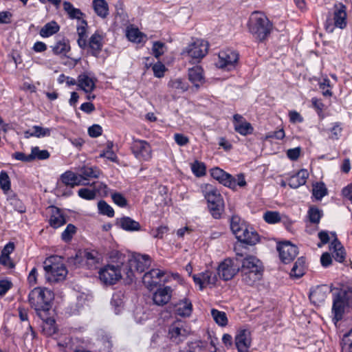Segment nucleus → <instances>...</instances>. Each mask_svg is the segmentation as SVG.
Returning <instances> with one entry per match:
<instances>
[{"mask_svg":"<svg viewBox=\"0 0 352 352\" xmlns=\"http://www.w3.org/2000/svg\"><path fill=\"white\" fill-rule=\"evenodd\" d=\"M111 263L98 270V278L102 284L109 286L113 285L125 275V256L117 250L111 252Z\"/></svg>","mask_w":352,"mask_h":352,"instance_id":"1","label":"nucleus"},{"mask_svg":"<svg viewBox=\"0 0 352 352\" xmlns=\"http://www.w3.org/2000/svg\"><path fill=\"white\" fill-rule=\"evenodd\" d=\"M247 27L248 32L256 41L262 43L270 35L273 29V23L264 13L255 11L250 16Z\"/></svg>","mask_w":352,"mask_h":352,"instance_id":"2","label":"nucleus"},{"mask_svg":"<svg viewBox=\"0 0 352 352\" xmlns=\"http://www.w3.org/2000/svg\"><path fill=\"white\" fill-rule=\"evenodd\" d=\"M241 272L242 281L248 285H253L263 276V267L261 261L254 256H247L242 261Z\"/></svg>","mask_w":352,"mask_h":352,"instance_id":"3","label":"nucleus"},{"mask_svg":"<svg viewBox=\"0 0 352 352\" xmlns=\"http://www.w3.org/2000/svg\"><path fill=\"white\" fill-rule=\"evenodd\" d=\"M54 299L53 292L45 287H35L29 294L28 300L32 308L38 315L48 311L52 307Z\"/></svg>","mask_w":352,"mask_h":352,"instance_id":"4","label":"nucleus"},{"mask_svg":"<svg viewBox=\"0 0 352 352\" xmlns=\"http://www.w3.org/2000/svg\"><path fill=\"white\" fill-rule=\"evenodd\" d=\"M46 279L51 283L63 281L65 279L68 271L61 257L52 256L44 262Z\"/></svg>","mask_w":352,"mask_h":352,"instance_id":"5","label":"nucleus"},{"mask_svg":"<svg viewBox=\"0 0 352 352\" xmlns=\"http://www.w3.org/2000/svg\"><path fill=\"white\" fill-rule=\"evenodd\" d=\"M201 190L212 217L215 219L220 218L223 208V200L219 190L208 184L201 186Z\"/></svg>","mask_w":352,"mask_h":352,"instance_id":"6","label":"nucleus"},{"mask_svg":"<svg viewBox=\"0 0 352 352\" xmlns=\"http://www.w3.org/2000/svg\"><path fill=\"white\" fill-rule=\"evenodd\" d=\"M346 308H352V287H343L333 297L332 313L336 321L342 319Z\"/></svg>","mask_w":352,"mask_h":352,"instance_id":"7","label":"nucleus"},{"mask_svg":"<svg viewBox=\"0 0 352 352\" xmlns=\"http://www.w3.org/2000/svg\"><path fill=\"white\" fill-rule=\"evenodd\" d=\"M150 265L151 259L148 255L136 254L131 256L127 263L124 262L126 282L131 283L135 277L136 272H143Z\"/></svg>","mask_w":352,"mask_h":352,"instance_id":"8","label":"nucleus"},{"mask_svg":"<svg viewBox=\"0 0 352 352\" xmlns=\"http://www.w3.org/2000/svg\"><path fill=\"white\" fill-rule=\"evenodd\" d=\"M210 175L220 184L232 190L236 189L237 186L243 187L246 185L245 177L243 174H239L236 177H234L223 169L214 167L210 170Z\"/></svg>","mask_w":352,"mask_h":352,"instance_id":"9","label":"nucleus"},{"mask_svg":"<svg viewBox=\"0 0 352 352\" xmlns=\"http://www.w3.org/2000/svg\"><path fill=\"white\" fill-rule=\"evenodd\" d=\"M346 25V9L342 3L335 5L333 18H328L325 22L327 31L332 32L335 28L343 29Z\"/></svg>","mask_w":352,"mask_h":352,"instance_id":"10","label":"nucleus"},{"mask_svg":"<svg viewBox=\"0 0 352 352\" xmlns=\"http://www.w3.org/2000/svg\"><path fill=\"white\" fill-rule=\"evenodd\" d=\"M208 50V44L206 41L197 39L185 48L182 54L191 58L193 63H197L206 56Z\"/></svg>","mask_w":352,"mask_h":352,"instance_id":"11","label":"nucleus"},{"mask_svg":"<svg viewBox=\"0 0 352 352\" xmlns=\"http://www.w3.org/2000/svg\"><path fill=\"white\" fill-rule=\"evenodd\" d=\"M131 150L139 161L148 162L152 158V147L146 140L134 138L131 145Z\"/></svg>","mask_w":352,"mask_h":352,"instance_id":"12","label":"nucleus"},{"mask_svg":"<svg viewBox=\"0 0 352 352\" xmlns=\"http://www.w3.org/2000/svg\"><path fill=\"white\" fill-rule=\"evenodd\" d=\"M241 270L239 259L226 258L220 263L217 269L218 275L225 280L232 279Z\"/></svg>","mask_w":352,"mask_h":352,"instance_id":"13","label":"nucleus"},{"mask_svg":"<svg viewBox=\"0 0 352 352\" xmlns=\"http://www.w3.org/2000/svg\"><path fill=\"white\" fill-rule=\"evenodd\" d=\"M238 60L239 54L236 51L226 49L219 53V59L216 65L219 68L230 71L235 68Z\"/></svg>","mask_w":352,"mask_h":352,"instance_id":"14","label":"nucleus"},{"mask_svg":"<svg viewBox=\"0 0 352 352\" xmlns=\"http://www.w3.org/2000/svg\"><path fill=\"white\" fill-rule=\"evenodd\" d=\"M192 278L200 290H203L206 287H212L214 286L218 280L217 272L210 270H206L204 272L194 274Z\"/></svg>","mask_w":352,"mask_h":352,"instance_id":"15","label":"nucleus"},{"mask_svg":"<svg viewBox=\"0 0 352 352\" xmlns=\"http://www.w3.org/2000/svg\"><path fill=\"white\" fill-rule=\"evenodd\" d=\"M276 249L280 259L284 263H289L292 261L298 253L297 246L289 241L278 243Z\"/></svg>","mask_w":352,"mask_h":352,"instance_id":"16","label":"nucleus"},{"mask_svg":"<svg viewBox=\"0 0 352 352\" xmlns=\"http://www.w3.org/2000/svg\"><path fill=\"white\" fill-rule=\"evenodd\" d=\"M234 344L238 352H250L252 344L251 332L247 329H240L234 337Z\"/></svg>","mask_w":352,"mask_h":352,"instance_id":"17","label":"nucleus"},{"mask_svg":"<svg viewBox=\"0 0 352 352\" xmlns=\"http://www.w3.org/2000/svg\"><path fill=\"white\" fill-rule=\"evenodd\" d=\"M97 79L94 74L84 72L78 76V89L86 94H91L96 88Z\"/></svg>","mask_w":352,"mask_h":352,"instance_id":"18","label":"nucleus"},{"mask_svg":"<svg viewBox=\"0 0 352 352\" xmlns=\"http://www.w3.org/2000/svg\"><path fill=\"white\" fill-rule=\"evenodd\" d=\"M164 272L159 269H153L146 272L142 277V282L145 287L149 290H153L161 282Z\"/></svg>","mask_w":352,"mask_h":352,"instance_id":"19","label":"nucleus"},{"mask_svg":"<svg viewBox=\"0 0 352 352\" xmlns=\"http://www.w3.org/2000/svg\"><path fill=\"white\" fill-rule=\"evenodd\" d=\"M188 331L180 323H174L169 327L168 336L175 344L182 342L187 337Z\"/></svg>","mask_w":352,"mask_h":352,"instance_id":"20","label":"nucleus"},{"mask_svg":"<svg viewBox=\"0 0 352 352\" xmlns=\"http://www.w3.org/2000/svg\"><path fill=\"white\" fill-rule=\"evenodd\" d=\"M62 182L67 186L73 188L76 186L87 185L86 178L81 175L76 174L72 171H66L61 175Z\"/></svg>","mask_w":352,"mask_h":352,"instance_id":"21","label":"nucleus"},{"mask_svg":"<svg viewBox=\"0 0 352 352\" xmlns=\"http://www.w3.org/2000/svg\"><path fill=\"white\" fill-rule=\"evenodd\" d=\"M173 289L170 286L160 287L153 295V300L155 305H164L167 304L172 296Z\"/></svg>","mask_w":352,"mask_h":352,"instance_id":"22","label":"nucleus"},{"mask_svg":"<svg viewBox=\"0 0 352 352\" xmlns=\"http://www.w3.org/2000/svg\"><path fill=\"white\" fill-rule=\"evenodd\" d=\"M116 226L126 232H133L141 230V226L139 222L129 217H122L117 218Z\"/></svg>","mask_w":352,"mask_h":352,"instance_id":"23","label":"nucleus"},{"mask_svg":"<svg viewBox=\"0 0 352 352\" xmlns=\"http://www.w3.org/2000/svg\"><path fill=\"white\" fill-rule=\"evenodd\" d=\"M233 124L234 130L242 135L251 134L253 131V128L250 123L248 122L245 119L239 114L234 115Z\"/></svg>","mask_w":352,"mask_h":352,"instance_id":"24","label":"nucleus"},{"mask_svg":"<svg viewBox=\"0 0 352 352\" xmlns=\"http://www.w3.org/2000/svg\"><path fill=\"white\" fill-rule=\"evenodd\" d=\"M331 234L333 236V240L331 243L330 250L332 251L333 257L336 261L342 263L345 259L344 249L336 238V233L331 232Z\"/></svg>","mask_w":352,"mask_h":352,"instance_id":"25","label":"nucleus"},{"mask_svg":"<svg viewBox=\"0 0 352 352\" xmlns=\"http://www.w3.org/2000/svg\"><path fill=\"white\" fill-rule=\"evenodd\" d=\"M309 177V173L305 169H301L297 173L292 175L288 179V185L292 188H298L305 184Z\"/></svg>","mask_w":352,"mask_h":352,"instance_id":"26","label":"nucleus"},{"mask_svg":"<svg viewBox=\"0 0 352 352\" xmlns=\"http://www.w3.org/2000/svg\"><path fill=\"white\" fill-rule=\"evenodd\" d=\"M103 46V36L98 32H95L89 38V47L91 54L97 57L102 50Z\"/></svg>","mask_w":352,"mask_h":352,"instance_id":"27","label":"nucleus"},{"mask_svg":"<svg viewBox=\"0 0 352 352\" xmlns=\"http://www.w3.org/2000/svg\"><path fill=\"white\" fill-rule=\"evenodd\" d=\"M238 241L250 245H254L259 241V236L252 228L248 227L243 234L239 236Z\"/></svg>","mask_w":352,"mask_h":352,"instance_id":"28","label":"nucleus"},{"mask_svg":"<svg viewBox=\"0 0 352 352\" xmlns=\"http://www.w3.org/2000/svg\"><path fill=\"white\" fill-rule=\"evenodd\" d=\"M168 87L171 91L175 94H182L188 90L189 85L185 79L177 78L170 80Z\"/></svg>","mask_w":352,"mask_h":352,"instance_id":"29","label":"nucleus"},{"mask_svg":"<svg viewBox=\"0 0 352 352\" xmlns=\"http://www.w3.org/2000/svg\"><path fill=\"white\" fill-rule=\"evenodd\" d=\"M190 81L197 87H199L204 82L203 69L200 67H194L188 70Z\"/></svg>","mask_w":352,"mask_h":352,"instance_id":"30","label":"nucleus"},{"mask_svg":"<svg viewBox=\"0 0 352 352\" xmlns=\"http://www.w3.org/2000/svg\"><path fill=\"white\" fill-rule=\"evenodd\" d=\"M192 311L191 301L188 298L180 300L176 305V314L182 317L190 316Z\"/></svg>","mask_w":352,"mask_h":352,"instance_id":"31","label":"nucleus"},{"mask_svg":"<svg viewBox=\"0 0 352 352\" xmlns=\"http://www.w3.org/2000/svg\"><path fill=\"white\" fill-rule=\"evenodd\" d=\"M248 227V226L239 217L234 216L232 217L230 221V229L237 239L239 236L243 234L245 229H247Z\"/></svg>","mask_w":352,"mask_h":352,"instance_id":"32","label":"nucleus"},{"mask_svg":"<svg viewBox=\"0 0 352 352\" xmlns=\"http://www.w3.org/2000/svg\"><path fill=\"white\" fill-rule=\"evenodd\" d=\"M66 223L65 218L61 213L60 210L56 208H52V215L50 219V224L54 228H58L63 226Z\"/></svg>","mask_w":352,"mask_h":352,"instance_id":"33","label":"nucleus"},{"mask_svg":"<svg viewBox=\"0 0 352 352\" xmlns=\"http://www.w3.org/2000/svg\"><path fill=\"white\" fill-rule=\"evenodd\" d=\"M87 23L85 20L80 21L77 27L78 36L77 43L78 46L82 49H85L87 47Z\"/></svg>","mask_w":352,"mask_h":352,"instance_id":"34","label":"nucleus"},{"mask_svg":"<svg viewBox=\"0 0 352 352\" xmlns=\"http://www.w3.org/2000/svg\"><path fill=\"white\" fill-rule=\"evenodd\" d=\"M59 30L60 26L58 24L56 21H52L49 23H47L41 29L39 34L43 38H47L57 33Z\"/></svg>","mask_w":352,"mask_h":352,"instance_id":"35","label":"nucleus"},{"mask_svg":"<svg viewBox=\"0 0 352 352\" xmlns=\"http://www.w3.org/2000/svg\"><path fill=\"white\" fill-rule=\"evenodd\" d=\"M54 54L62 56H66L67 53L70 50V45L68 41L61 39L58 41L54 45L51 46Z\"/></svg>","mask_w":352,"mask_h":352,"instance_id":"36","label":"nucleus"},{"mask_svg":"<svg viewBox=\"0 0 352 352\" xmlns=\"http://www.w3.org/2000/svg\"><path fill=\"white\" fill-rule=\"evenodd\" d=\"M93 7L95 12L101 18H106L109 14V6L105 0H94Z\"/></svg>","mask_w":352,"mask_h":352,"instance_id":"37","label":"nucleus"},{"mask_svg":"<svg viewBox=\"0 0 352 352\" xmlns=\"http://www.w3.org/2000/svg\"><path fill=\"white\" fill-rule=\"evenodd\" d=\"M306 270L305 259L304 257H300L295 262L290 275L296 278H300L304 275Z\"/></svg>","mask_w":352,"mask_h":352,"instance_id":"38","label":"nucleus"},{"mask_svg":"<svg viewBox=\"0 0 352 352\" xmlns=\"http://www.w3.org/2000/svg\"><path fill=\"white\" fill-rule=\"evenodd\" d=\"M126 36L127 38L133 43H140L144 41L146 36L142 33L138 28L128 27L126 29Z\"/></svg>","mask_w":352,"mask_h":352,"instance_id":"39","label":"nucleus"},{"mask_svg":"<svg viewBox=\"0 0 352 352\" xmlns=\"http://www.w3.org/2000/svg\"><path fill=\"white\" fill-rule=\"evenodd\" d=\"M43 333L47 336H52L57 331L56 321L52 318H47L43 320L42 324Z\"/></svg>","mask_w":352,"mask_h":352,"instance_id":"40","label":"nucleus"},{"mask_svg":"<svg viewBox=\"0 0 352 352\" xmlns=\"http://www.w3.org/2000/svg\"><path fill=\"white\" fill-rule=\"evenodd\" d=\"M63 9L67 12L69 17L72 19H76L80 20L84 15L80 9L74 8L69 1H65L63 2Z\"/></svg>","mask_w":352,"mask_h":352,"instance_id":"41","label":"nucleus"},{"mask_svg":"<svg viewBox=\"0 0 352 352\" xmlns=\"http://www.w3.org/2000/svg\"><path fill=\"white\" fill-rule=\"evenodd\" d=\"M211 316L214 322L220 327H226L228 324V319L224 311L216 309H211Z\"/></svg>","mask_w":352,"mask_h":352,"instance_id":"42","label":"nucleus"},{"mask_svg":"<svg viewBox=\"0 0 352 352\" xmlns=\"http://www.w3.org/2000/svg\"><path fill=\"white\" fill-rule=\"evenodd\" d=\"M80 175L86 178L87 182L89 184L88 179L98 178L100 175V170L96 166H84L81 168Z\"/></svg>","mask_w":352,"mask_h":352,"instance_id":"43","label":"nucleus"},{"mask_svg":"<svg viewBox=\"0 0 352 352\" xmlns=\"http://www.w3.org/2000/svg\"><path fill=\"white\" fill-rule=\"evenodd\" d=\"M32 161L37 159L43 160L50 157V153L47 150H41L38 146H34L31 149L30 153Z\"/></svg>","mask_w":352,"mask_h":352,"instance_id":"44","label":"nucleus"},{"mask_svg":"<svg viewBox=\"0 0 352 352\" xmlns=\"http://www.w3.org/2000/svg\"><path fill=\"white\" fill-rule=\"evenodd\" d=\"M312 191L313 195L317 200H321L327 194V189L322 182L314 185Z\"/></svg>","mask_w":352,"mask_h":352,"instance_id":"45","label":"nucleus"},{"mask_svg":"<svg viewBox=\"0 0 352 352\" xmlns=\"http://www.w3.org/2000/svg\"><path fill=\"white\" fill-rule=\"evenodd\" d=\"M307 214L311 223H318L322 216V211L316 206H311L309 208Z\"/></svg>","mask_w":352,"mask_h":352,"instance_id":"46","label":"nucleus"},{"mask_svg":"<svg viewBox=\"0 0 352 352\" xmlns=\"http://www.w3.org/2000/svg\"><path fill=\"white\" fill-rule=\"evenodd\" d=\"M98 208L100 214L107 215L109 217H113L114 216L113 208L103 200L98 203Z\"/></svg>","mask_w":352,"mask_h":352,"instance_id":"47","label":"nucleus"},{"mask_svg":"<svg viewBox=\"0 0 352 352\" xmlns=\"http://www.w3.org/2000/svg\"><path fill=\"white\" fill-rule=\"evenodd\" d=\"M111 304L114 307L116 314H120L123 308L122 294L120 293L114 294L112 296Z\"/></svg>","mask_w":352,"mask_h":352,"instance_id":"48","label":"nucleus"},{"mask_svg":"<svg viewBox=\"0 0 352 352\" xmlns=\"http://www.w3.org/2000/svg\"><path fill=\"white\" fill-rule=\"evenodd\" d=\"M10 179L8 173L2 170L0 173V187L4 192H8L10 189Z\"/></svg>","mask_w":352,"mask_h":352,"instance_id":"49","label":"nucleus"},{"mask_svg":"<svg viewBox=\"0 0 352 352\" xmlns=\"http://www.w3.org/2000/svg\"><path fill=\"white\" fill-rule=\"evenodd\" d=\"M78 195L80 197H81L82 199H86V200H93L96 197V192L94 190L92 186H91V188H80L78 192Z\"/></svg>","mask_w":352,"mask_h":352,"instance_id":"50","label":"nucleus"},{"mask_svg":"<svg viewBox=\"0 0 352 352\" xmlns=\"http://www.w3.org/2000/svg\"><path fill=\"white\" fill-rule=\"evenodd\" d=\"M191 170L193 174L197 177H201L206 174V166L204 163L195 161L191 164Z\"/></svg>","mask_w":352,"mask_h":352,"instance_id":"51","label":"nucleus"},{"mask_svg":"<svg viewBox=\"0 0 352 352\" xmlns=\"http://www.w3.org/2000/svg\"><path fill=\"white\" fill-rule=\"evenodd\" d=\"M264 220L268 223H276L281 221L279 212L276 211H267L263 214Z\"/></svg>","mask_w":352,"mask_h":352,"instance_id":"52","label":"nucleus"},{"mask_svg":"<svg viewBox=\"0 0 352 352\" xmlns=\"http://www.w3.org/2000/svg\"><path fill=\"white\" fill-rule=\"evenodd\" d=\"M93 188L96 192V195L98 194L102 197H106L109 195V188L107 186L102 182H94L92 184Z\"/></svg>","mask_w":352,"mask_h":352,"instance_id":"53","label":"nucleus"},{"mask_svg":"<svg viewBox=\"0 0 352 352\" xmlns=\"http://www.w3.org/2000/svg\"><path fill=\"white\" fill-rule=\"evenodd\" d=\"M32 130L34 131V137L37 138L50 136L52 131L49 128H44L38 125L33 126Z\"/></svg>","mask_w":352,"mask_h":352,"instance_id":"54","label":"nucleus"},{"mask_svg":"<svg viewBox=\"0 0 352 352\" xmlns=\"http://www.w3.org/2000/svg\"><path fill=\"white\" fill-rule=\"evenodd\" d=\"M113 143L108 142L107 150L100 154V157H104L111 162L117 161V155L112 150Z\"/></svg>","mask_w":352,"mask_h":352,"instance_id":"55","label":"nucleus"},{"mask_svg":"<svg viewBox=\"0 0 352 352\" xmlns=\"http://www.w3.org/2000/svg\"><path fill=\"white\" fill-rule=\"evenodd\" d=\"M111 199L115 204L117 206L124 208L128 204L126 199L120 192L111 193Z\"/></svg>","mask_w":352,"mask_h":352,"instance_id":"56","label":"nucleus"},{"mask_svg":"<svg viewBox=\"0 0 352 352\" xmlns=\"http://www.w3.org/2000/svg\"><path fill=\"white\" fill-rule=\"evenodd\" d=\"M76 232V227L72 224H68L63 232L61 237L64 241H69Z\"/></svg>","mask_w":352,"mask_h":352,"instance_id":"57","label":"nucleus"},{"mask_svg":"<svg viewBox=\"0 0 352 352\" xmlns=\"http://www.w3.org/2000/svg\"><path fill=\"white\" fill-rule=\"evenodd\" d=\"M165 50V45L164 43L156 41L154 42L153 44L152 51L153 54L156 58H159L161 55H162L164 53Z\"/></svg>","mask_w":352,"mask_h":352,"instance_id":"58","label":"nucleus"},{"mask_svg":"<svg viewBox=\"0 0 352 352\" xmlns=\"http://www.w3.org/2000/svg\"><path fill=\"white\" fill-rule=\"evenodd\" d=\"M323 287H318L310 293V298L313 300L322 301L324 300L325 295L322 292Z\"/></svg>","mask_w":352,"mask_h":352,"instance_id":"59","label":"nucleus"},{"mask_svg":"<svg viewBox=\"0 0 352 352\" xmlns=\"http://www.w3.org/2000/svg\"><path fill=\"white\" fill-rule=\"evenodd\" d=\"M173 138L177 144L180 146H186L189 142V138L182 133H175Z\"/></svg>","mask_w":352,"mask_h":352,"instance_id":"60","label":"nucleus"},{"mask_svg":"<svg viewBox=\"0 0 352 352\" xmlns=\"http://www.w3.org/2000/svg\"><path fill=\"white\" fill-rule=\"evenodd\" d=\"M152 69H153V71L154 73V76L155 77L162 78L164 76V72L166 71V67L162 63H157L155 64L153 66Z\"/></svg>","mask_w":352,"mask_h":352,"instance_id":"61","label":"nucleus"},{"mask_svg":"<svg viewBox=\"0 0 352 352\" xmlns=\"http://www.w3.org/2000/svg\"><path fill=\"white\" fill-rule=\"evenodd\" d=\"M329 138L333 140H338L342 133V127L339 123H335L330 130Z\"/></svg>","mask_w":352,"mask_h":352,"instance_id":"62","label":"nucleus"},{"mask_svg":"<svg viewBox=\"0 0 352 352\" xmlns=\"http://www.w3.org/2000/svg\"><path fill=\"white\" fill-rule=\"evenodd\" d=\"M167 231L168 228L166 226H161L151 231V234L154 238L162 239Z\"/></svg>","mask_w":352,"mask_h":352,"instance_id":"63","label":"nucleus"},{"mask_svg":"<svg viewBox=\"0 0 352 352\" xmlns=\"http://www.w3.org/2000/svg\"><path fill=\"white\" fill-rule=\"evenodd\" d=\"M102 129L98 124H94L88 129V133L92 138H97L102 134Z\"/></svg>","mask_w":352,"mask_h":352,"instance_id":"64","label":"nucleus"}]
</instances>
